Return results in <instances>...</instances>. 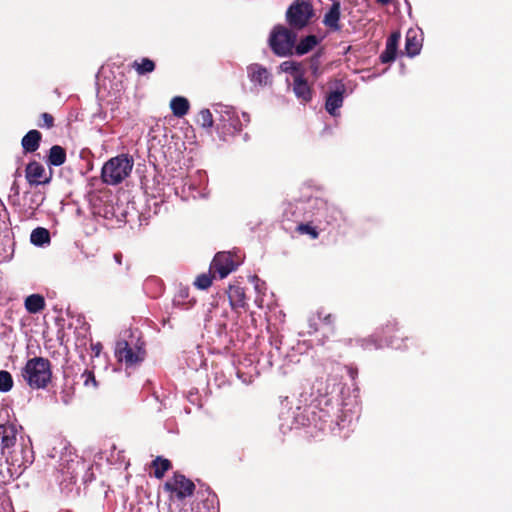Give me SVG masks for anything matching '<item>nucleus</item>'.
Returning <instances> with one entry per match:
<instances>
[{
    "label": "nucleus",
    "mask_w": 512,
    "mask_h": 512,
    "mask_svg": "<svg viewBox=\"0 0 512 512\" xmlns=\"http://www.w3.org/2000/svg\"><path fill=\"white\" fill-rule=\"evenodd\" d=\"M378 3H380L381 5H387L390 0H376Z\"/></svg>",
    "instance_id": "c03bdc74"
},
{
    "label": "nucleus",
    "mask_w": 512,
    "mask_h": 512,
    "mask_svg": "<svg viewBox=\"0 0 512 512\" xmlns=\"http://www.w3.org/2000/svg\"><path fill=\"white\" fill-rule=\"evenodd\" d=\"M134 160L129 154L112 157L102 167L101 180L107 185L122 183L132 172Z\"/></svg>",
    "instance_id": "f03ea898"
},
{
    "label": "nucleus",
    "mask_w": 512,
    "mask_h": 512,
    "mask_svg": "<svg viewBox=\"0 0 512 512\" xmlns=\"http://www.w3.org/2000/svg\"><path fill=\"white\" fill-rule=\"evenodd\" d=\"M326 211L331 215L332 220H337V215H340L341 212L335 207H327Z\"/></svg>",
    "instance_id": "4c0bfd02"
},
{
    "label": "nucleus",
    "mask_w": 512,
    "mask_h": 512,
    "mask_svg": "<svg viewBox=\"0 0 512 512\" xmlns=\"http://www.w3.org/2000/svg\"><path fill=\"white\" fill-rule=\"evenodd\" d=\"M170 512H194V508L187 504H182L181 506H178L176 509H171ZM197 512H200V511H197Z\"/></svg>",
    "instance_id": "c9c22d12"
},
{
    "label": "nucleus",
    "mask_w": 512,
    "mask_h": 512,
    "mask_svg": "<svg viewBox=\"0 0 512 512\" xmlns=\"http://www.w3.org/2000/svg\"><path fill=\"white\" fill-rule=\"evenodd\" d=\"M12 190H15V193L18 194L19 191H18V187L16 186V184L14 183L13 186H12Z\"/></svg>",
    "instance_id": "a18cd8bd"
},
{
    "label": "nucleus",
    "mask_w": 512,
    "mask_h": 512,
    "mask_svg": "<svg viewBox=\"0 0 512 512\" xmlns=\"http://www.w3.org/2000/svg\"><path fill=\"white\" fill-rule=\"evenodd\" d=\"M380 339L383 346L391 347L395 350L408 349L409 337L405 336L400 330L396 320H389L384 324L380 330Z\"/></svg>",
    "instance_id": "39448f33"
},
{
    "label": "nucleus",
    "mask_w": 512,
    "mask_h": 512,
    "mask_svg": "<svg viewBox=\"0 0 512 512\" xmlns=\"http://www.w3.org/2000/svg\"><path fill=\"white\" fill-rule=\"evenodd\" d=\"M212 278L210 274H201L196 278L194 284L197 288L205 290L212 285Z\"/></svg>",
    "instance_id": "2f4dec72"
},
{
    "label": "nucleus",
    "mask_w": 512,
    "mask_h": 512,
    "mask_svg": "<svg viewBox=\"0 0 512 512\" xmlns=\"http://www.w3.org/2000/svg\"><path fill=\"white\" fill-rule=\"evenodd\" d=\"M115 355L119 361L127 367L141 363L146 356V351L140 346L131 347L127 341H119L116 345Z\"/></svg>",
    "instance_id": "0eeeda50"
},
{
    "label": "nucleus",
    "mask_w": 512,
    "mask_h": 512,
    "mask_svg": "<svg viewBox=\"0 0 512 512\" xmlns=\"http://www.w3.org/2000/svg\"><path fill=\"white\" fill-rule=\"evenodd\" d=\"M52 172L47 175L44 166L36 161H30L25 168V178L31 186L45 185L51 181Z\"/></svg>",
    "instance_id": "6e6552de"
},
{
    "label": "nucleus",
    "mask_w": 512,
    "mask_h": 512,
    "mask_svg": "<svg viewBox=\"0 0 512 512\" xmlns=\"http://www.w3.org/2000/svg\"><path fill=\"white\" fill-rule=\"evenodd\" d=\"M400 40V33L393 32L386 41L384 51L380 54L379 59L382 63H391L395 60L397 55L398 43Z\"/></svg>",
    "instance_id": "2eb2a0df"
},
{
    "label": "nucleus",
    "mask_w": 512,
    "mask_h": 512,
    "mask_svg": "<svg viewBox=\"0 0 512 512\" xmlns=\"http://www.w3.org/2000/svg\"><path fill=\"white\" fill-rule=\"evenodd\" d=\"M81 379L83 380V385L85 387L96 388L98 386V383H97L96 378H95V374L91 370H87L86 369L81 374Z\"/></svg>",
    "instance_id": "7c9ffc66"
},
{
    "label": "nucleus",
    "mask_w": 512,
    "mask_h": 512,
    "mask_svg": "<svg viewBox=\"0 0 512 512\" xmlns=\"http://www.w3.org/2000/svg\"><path fill=\"white\" fill-rule=\"evenodd\" d=\"M296 232L303 235L307 234L311 239H317L319 237V232L316 227H314L311 223H300L296 227Z\"/></svg>",
    "instance_id": "bb28decb"
},
{
    "label": "nucleus",
    "mask_w": 512,
    "mask_h": 512,
    "mask_svg": "<svg viewBox=\"0 0 512 512\" xmlns=\"http://www.w3.org/2000/svg\"><path fill=\"white\" fill-rule=\"evenodd\" d=\"M164 490L171 493V498L183 500L195 491V484L183 474L175 472L164 484Z\"/></svg>",
    "instance_id": "423d86ee"
},
{
    "label": "nucleus",
    "mask_w": 512,
    "mask_h": 512,
    "mask_svg": "<svg viewBox=\"0 0 512 512\" xmlns=\"http://www.w3.org/2000/svg\"><path fill=\"white\" fill-rule=\"evenodd\" d=\"M132 68L137 72L138 75H145L155 70L156 64L149 58H142L140 61H134Z\"/></svg>",
    "instance_id": "a878e982"
},
{
    "label": "nucleus",
    "mask_w": 512,
    "mask_h": 512,
    "mask_svg": "<svg viewBox=\"0 0 512 512\" xmlns=\"http://www.w3.org/2000/svg\"><path fill=\"white\" fill-rule=\"evenodd\" d=\"M345 91L346 89L344 84H340L335 91H332L327 95L325 109L330 115H337V110L343 105Z\"/></svg>",
    "instance_id": "f8f14e48"
},
{
    "label": "nucleus",
    "mask_w": 512,
    "mask_h": 512,
    "mask_svg": "<svg viewBox=\"0 0 512 512\" xmlns=\"http://www.w3.org/2000/svg\"><path fill=\"white\" fill-rule=\"evenodd\" d=\"M63 402H64L65 404H68V403H69V401H68V397H65V398L63 399Z\"/></svg>",
    "instance_id": "49530a36"
},
{
    "label": "nucleus",
    "mask_w": 512,
    "mask_h": 512,
    "mask_svg": "<svg viewBox=\"0 0 512 512\" xmlns=\"http://www.w3.org/2000/svg\"><path fill=\"white\" fill-rule=\"evenodd\" d=\"M297 40V34L282 25H276L269 37V46L273 53L280 57L293 54Z\"/></svg>",
    "instance_id": "7ed1b4c3"
},
{
    "label": "nucleus",
    "mask_w": 512,
    "mask_h": 512,
    "mask_svg": "<svg viewBox=\"0 0 512 512\" xmlns=\"http://www.w3.org/2000/svg\"><path fill=\"white\" fill-rule=\"evenodd\" d=\"M247 74L251 82L259 86L271 84L272 75L264 66L253 63L247 67Z\"/></svg>",
    "instance_id": "9b49d317"
},
{
    "label": "nucleus",
    "mask_w": 512,
    "mask_h": 512,
    "mask_svg": "<svg viewBox=\"0 0 512 512\" xmlns=\"http://www.w3.org/2000/svg\"><path fill=\"white\" fill-rule=\"evenodd\" d=\"M114 258H115V260H116L119 264H121V260H122V255H121V254H115V255H114Z\"/></svg>",
    "instance_id": "37998d69"
},
{
    "label": "nucleus",
    "mask_w": 512,
    "mask_h": 512,
    "mask_svg": "<svg viewBox=\"0 0 512 512\" xmlns=\"http://www.w3.org/2000/svg\"><path fill=\"white\" fill-rule=\"evenodd\" d=\"M348 373L352 379H355L358 374V370H357V368L349 367Z\"/></svg>",
    "instance_id": "a19ab883"
},
{
    "label": "nucleus",
    "mask_w": 512,
    "mask_h": 512,
    "mask_svg": "<svg viewBox=\"0 0 512 512\" xmlns=\"http://www.w3.org/2000/svg\"><path fill=\"white\" fill-rule=\"evenodd\" d=\"M281 68L283 69V71L285 72H289V73H292L294 74V76L296 74H300V73H303L301 71V68H300V64L297 63V62H294V61H285L281 64Z\"/></svg>",
    "instance_id": "473e14b6"
},
{
    "label": "nucleus",
    "mask_w": 512,
    "mask_h": 512,
    "mask_svg": "<svg viewBox=\"0 0 512 512\" xmlns=\"http://www.w3.org/2000/svg\"><path fill=\"white\" fill-rule=\"evenodd\" d=\"M341 16V4L339 1H334L324 15L323 24L328 27L331 31H340L341 25L339 23Z\"/></svg>",
    "instance_id": "dca6fc26"
},
{
    "label": "nucleus",
    "mask_w": 512,
    "mask_h": 512,
    "mask_svg": "<svg viewBox=\"0 0 512 512\" xmlns=\"http://www.w3.org/2000/svg\"><path fill=\"white\" fill-rule=\"evenodd\" d=\"M101 349H102V345L101 343H92L91 344V350L94 352V355L97 357L99 356L100 352H101Z\"/></svg>",
    "instance_id": "58836bf2"
},
{
    "label": "nucleus",
    "mask_w": 512,
    "mask_h": 512,
    "mask_svg": "<svg viewBox=\"0 0 512 512\" xmlns=\"http://www.w3.org/2000/svg\"><path fill=\"white\" fill-rule=\"evenodd\" d=\"M313 16V7L305 0H295L286 11V21L295 30L305 28Z\"/></svg>",
    "instance_id": "20e7f679"
},
{
    "label": "nucleus",
    "mask_w": 512,
    "mask_h": 512,
    "mask_svg": "<svg viewBox=\"0 0 512 512\" xmlns=\"http://www.w3.org/2000/svg\"><path fill=\"white\" fill-rule=\"evenodd\" d=\"M322 322L326 325H329V326H333L334 325V322H335V316L331 313H328L326 315H324L322 318H321Z\"/></svg>",
    "instance_id": "e433bc0d"
},
{
    "label": "nucleus",
    "mask_w": 512,
    "mask_h": 512,
    "mask_svg": "<svg viewBox=\"0 0 512 512\" xmlns=\"http://www.w3.org/2000/svg\"><path fill=\"white\" fill-rule=\"evenodd\" d=\"M41 141L42 134L38 130H29L21 139V146L23 152L25 154L34 153L39 149Z\"/></svg>",
    "instance_id": "f3484780"
},
{
    "label": "nucleus",
    "mask_w": 512,
    "mask_h": 512,
    "mask_svg": "<svg viewBox=\"0 0 512 512\" xmlns=\"http://www.w3.org/2000/svg\"><path fill=\"white\" fill-rule=\"evenodd\" d=\"M21 376L31 389H44L52 380V365L49 359L33 357L21 370Z\"/></svg>",
    "instance_id": "f257e3e1"
},
{
    "label": "nucleus",
    "mask_w": 512,
    "mask_h": 512,
    "mask_svg": "<svg viewBox=\"0 0 512 512\" xmlns=\"http://www.w3.org/2000/svg\"><path fill=\"white\" fill-rule=\"evenodd\" d=\"M18 430L15 424L6 422L0 424L1 454H10L16 445Z\"/></svg>",
    "instance_id": "9d476101"
},
{
    "label": "nucleus",
    "mask_w": 512,
    "mask_h": 512,
    "mask_svg": "<svg viewBox=\"0 0 512 512\" xmlns=\"http://www.w3.org/2000/svg\"><path fill=\"white\" fill-rule=\"evenodd\" d=\"M318 44V39L315 35H308L295 44V53L297 55H304L311 51Z\"/></svg>",
    "instance_id": "5701e85b"
},
{
    "label": "nucleus",
    "mask_w": 512,
    "mask_h": 512,
    "mask_svg": "<svg viewBox=\"0 0 512 512\" xmlns=\"http://www.w3.org/2000/svg\"><path fill=\"white\" fill-rule=\"evenodd\" d=\"M54 121V117L50 113L44 112L40 115L37 125L39 128L51 129L55 125Z\"/></svg>",
    "instance_id": "c756f323"
},
{
    "label": "nucleus",
    "mask_w": 512,
    "mask_h": 512,
    "mask_svg": "<svg viewBox=\"0 0 512 512\" xmlns=\"http://www.w3.org/2000/svg\"><path fill=\"white\" fill-rule=\"evenodd\" d=\"M293 91L296 97L302 102H309L312 99V88L304 78V73L296 74L294 76Z\"/></svg>",
    "instance_id": "ddd939ff"
},
{
    "label": "nucleus",
    "mask_w": 512,
    "mask_h": 512,
    "mask_svg": "<svg viewBox=\"0 0 512 512\" xmlns=\"http://www.w3.org/2000/svg\"><path fill=\"white\" fill-rule=\"evenodd\" d=\"M300 411H301V407L297 406L296 407V412H293L294 420H295L296 423L305 426L309 422V417L306 414L302 413V412L300 413ZM305 411H306V409L303 410V412H305Z\"/></svg>",
    "instance_id": "72a5a7b5"
},
{
    "label": "nucleus",
    "mask_w": 512,
    "mask_h": 512,
    "mask_svg": "<svg viewBox=\"0 0 512 512\" xmlns=\"http://www.w3.org/2000/svg\"><path fill=\"white\" fill-rule=\"evenodd\" d=\"M422 47L421 40L413 30H409L406 34L405 51L408 56L413 57L419 54Z\"/></svg>",
    "instance_id": "aec40b11"
},
{
    "label": "nucleus",
    "mask_w": 512,
    "mask_h": 512,
    "mask_svg": "<svg viewBox=\"0 0 512 512\" xmlns=\"http://www.w3.org/2000/svg\"><path fill=\"white\" fill-rule=\"evenodd\" d=\"M66 150L60 145H53L47 155V164L50 166H61L66 162Z\"/></svg>",
    "instance_id": "a211bd4d"
},
{
    "label": "nucleus",
    "mask_w": 512,
    "mask_h": 512,
    "mask_svg": "<svg viewBox=\"0 0 512 512\" xmlns=\"http://www.w3.org/2000/svg\"><path fill=\"white\" fill-rule=\"evenodd\" d=\"M170 107L176 117H183L188 113L190 104L186 98L176 96L171 100Z\"/></svg>",
    "instance_id": "4be33fe9"
},
{
    "label": "nucleus",
    "mask_w": 512,
    "mask_h": 512,
    "mask_svg": "<svg viewBox=\"0 0 512 512\" xmlns=\"http://www.w3.org/2000/svg\"><path fill=\"white\" fill-rule=\"evenodd\" d=\"M236 264L230 253L219 252L217 253L210 265V271L218 274L220 279L227 277L232 271L236 269Z\"/></svg>",
    "instance_id": "1a4fd4ad"
},
{
    "label": "nucleus",
    "mask_w": 512,
    "mask_h": 512,
    "mask_svg": "<svg viewBox=\"0 0 512 512\" xmlns=\"http://www.w3.org/2000/svg\"><path fill=\"white\" fill-rule=\"evenodd\" d=\"M50 240L51 239L49 231L43 227L35 228L30 235L31 243L37 246H43L44 244H48Z\"/></svg>",
    "instance_id": "b1692460"
},
{
    "label": "nucleus",
    "mask_w": 512,
    "mask_h": 512,
    "mask_svg": "<svg viewBox=\"0 0 512 512\" xmlns=\"http://www.w3.org/2000/svg\"><path fill=\"white\" fill-rule=\"evenodd\" d=\"M319 58H320V57H319V55H318V54H316V55H313V56L310 58V61H309V63H310V70L312 71V73H313L314 75H317L318 70H319L320 65H321V63H320V59H319Z\"/></svg>",
    "instance_id": "f704fd0d"
},
{
    "label": "nucleus",
    "mask_w": 512,
    "mask_h": 512,
    "mask_svg": "<svg viewBox=\"0 0 512 512\" xmlns=\"http://www.w3.org/2000/svg\"><path fill=\"white\" fill-rule=\"evenodd\" d=\"M215 498H216V495L209 491L208 497L206 498L205 502H211V504H213Z\"/></svg>",
    "instance_id": "79ce46f5"
},
{
    "label": "nucleus",
    "mask_w": 512,
    "mask_h": 512,
    "mask_svg": "<svg viewBox=\"0 0 512 512\" xmlns=\"http://www.w3.org/2000/svg\"><path fill=\"white\" fill-rule=\"evenodd\" d=\"M151 467L154 468V476L157 479H162L167 471L172 468V463L169 459L157 456L151 463Z\"/></svg>",
    "instance_id": "412c9836"
},
{
    "label": "nucleus",
    "mask_w": 512,
    "mask_h": 512,
    "mask_svg": "<svg viewBox=\"0 0 512 512\" xmlns=\"http://www.w3.org/2000/svg\"><path fill=\"white\" fill-rule=\"evenodd\" d=\"M227 294L233 310L245 309L247 307L245 290L239 284H230Z\"/></svg>",
    "instance_id": "4468645a"
},
{
    "label": "nucleus",
    "mask_w": 512,
    "mask_h": 512,
    "mask_svg": "<svg viewBox=\"0 0 512 512\" xmlns=\"http://www.w3.org/2000/svg\"><path fill=\"white\" fill-rule=\"evenodd\" d=\"M24 306L30 314H37L45 309V299L40 294H31L26 297Z\"/></svg>",
    "instance_id": "6ab92c4d"
},
{
    "label": "nucleus",
    "mask_w": 512,
    "mask_h": 512,
    "mask_svg": "<svg viewBox=\"0 0 512 512\" xmlns=\"http://www.w3.org/2000/svg\"><path fill=\"white\" fill-rule=\"evenodd\" d=\"M197 122L204 128L213 126V116L209 109H202L199 112Z\"/></svg>",
    "instance_id": "c85d7f7f"
},
{
    "label": "nucleus",
    "mask_w": 512,
    "mask_h": 512,
    "mask_svg": "<svg viewBox=\"0 0 512 512\" xmlns=\"http://www.w3.org/2000/svg\"><path fill=\"white\" fill-rule=\"evenodd\" d=\"M355 343L364 350L372 349V348H375V349L382 348V343H381L379 332L375 335H372V336H369L366 338H356Z\"/></svg>",
    "instance_id": "393cba45"
},
{
    "label": "nucleus",
    "mask_w": 512,
    "mask_h": 512,
    "mask_svg": "<svg viewBox=\"0 0 512 512\" xmlns=\"http://www.w3.org/2000/svg\"><path fill=\"white\" fill-rule=\"evenodd\" d=\"M338 342H340V343H342L344 345L351 346L353 344V342H355V339H353V338H343V339L338 340Z\"/></svg>",
    "instance_id": "ea45409f"
},
{
    "label": "nucleus",
    "mask_w": 512,
    "mask_h": 512,
    "mask_svg": "<svg viewBox=\"0 0 512 512\" xmlns=\"http://www.w3.org/2000/svg\"><path fill=\"white\" fill-rule=\"evenodd\" d=\"M13 387V378L6 370L0 371V392H8Z\"/></svg>",
    "instance_id": "cd10ccee"
}]
</instances>
